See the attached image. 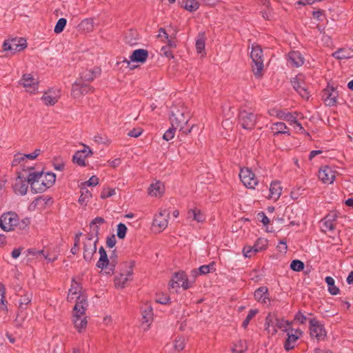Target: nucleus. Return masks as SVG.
I'll return each mask as SVG.
<instances>
[{
    "mask_svg": "<svg viewBox=\"0 0 353 353\" xmlns=\"http://www.w3.org/2000/svg\"><path fill=\"white\" fill-rule=\"evenodd\" d=\"M127 230L128 229H127L126 225L124 223H120L117 225V236L119 239H123L126 235Z\"/></svg>",
    "mask_w": 353,
    "mask_h": 353,
    "instance_id": "obj_54",
    "label": "nucleus"
},
{
    "mask_svg": "<svg viewBox=\"0 0 353 353\" xmlns=\"http://www.w3.org/2000/svg\"><path fill=\"white\" fill-rule=\"evenodd\" d=\"M304 263L300 260L296 259L291 262L290 268L292 270L300 272L304 269Z\"/></svg>",
    "mask_w": 353,
    "mask_h": 353,
    "instance_id": "obj_51",
    "label": "nucleus"
},
{
    "mask_svg": "<svg viewBox=\"0 0 353 353\" xmlns=\"http://www.w3.org/2000/svg\"><path fill=\"white\" fill-rule=\"evenodd\" d=\"M258 310H250L248 312V314L246 316V318L244 319V321L242 323V327L245 329L248 326L250 321L256 316V314L258 313Z\"/></svg>",
    "mask_w": 353,
    "mask_h": 353,
    "instance_id": "obj_48",
    "label": "nucleus"
},
{
    "mask_svg": "<svg viewBox=\"0 0 353 353\" xmlns=\"http://www.w3.org/2000/svg\"><path fill=\"white\" fill-rule=\"evenodd\" d=\"M32 294L26 292L25 294L21 296L19 299V307L21 309L26 308V306L31 302Z\"/></svg>",
    "mask_w": 353,
    "mask_h": 353,
    "instance_id": "obj_47",
    "label": "nucleus"
},
{
    "mask_svg": "<svg viewBox=\"0 0 353 353\" xmlns=\"http://www.w3.org/2000/svg\"><path fill=\"white\" fill-rule=\"evenodd\" d=\"M170 212L166 209H159L154 216L152 228L154 232H163L168 225Z\"/></svg>",
    "mask_w": 353,
    "mask_h": 353,
    "instance_id": "obj_10",
    "label": "nucleus"
},
{
    "mask_svg": "<svg viewBox=\"0 0 353 353\" xmlns=\"http://www.w3.org/2000/svg\"><path fill=\"white\" fill-rule=\"evenodd\" d=\"M294 320L299 323L303 324L306 321V316L301 312H299L294 316Z\"/></svg>",
    "mask_w": 353,
    "mask_h": 353,
    "instance_id": "obj_64",
    "label": "nucleus"
},
{
    "mask_svg": "<svg viewBox=\"0 0 353 353\" xmlns=\"http://www.w3.org/2000/svg\"><path fill=\"white\" fill-rule=\"evenodd\" d=\"M87 307L88 302L85 301L84 298L80 297L79 301L76 303L73 309L72 321L79 332L84 330L88 324L87 317L85 315Z\"/></svg>",
    "mask_w": 353,
    "mask_h": 353,
    "instance_id": "obj_3",
    "label": "nucleus"
},
{
    "mask_svg": "<svg viewBox=\"0 0 353 353\" xmlns=\"http://www.w3.org/2000/svg\"><path fill=\"white\" fill-rule=\"evenodd\" d=\"M246 342L243 340H238L234 342L232 346L231 350L232 353H243L247 350Z\"/></svg>",
    "mask_w": 353,
    "mask_h": 353,
    "instance_id": "obj_40",
    "label": "nucleus"
},
{
    "mask_svg": "<svg viewBox=\"0 0 353 353\" xmlns=\"http://www.w3.org/2000/svg\"><path fill=\"white\" fill-rule=\"evenodd\" d=\"M292 83L294 90L296 91H298L299 89L302 88V86L305 85L303 76L301 74L296 76L295 78L293 79Z\"/></svg>",
    "mask_w": 353,
    "mask_h": 353,
    "instance_id": "obj_49",
    "label": "nucleus"
},
{
    "mask_svg": "<svg viewBox=\"0 0 353 353\" xmlns=\"http://www.w3.org/2000/svg\"><path fill=\"white\" fill-rule=\"evenodd\" d=\"M189 115L185 114V110L183 108L181 109L173 108L171 110V115L170 120L172 127L179 128L183 134H188L190 133L192 128H185L189 120Z\"/></svg>",
    "mask_w": 353,
    "mask_h": 353,
    "instance_id": "obj_4",
    "label": "nucleus"
},
{
    "mask_svg": "<svg viewBox=\"0 0 353 353\" xmlns=\"http://www.w3.org/2000/svg\"><path fill=\"white\" fill-rule=\"evenodd\" d=\"M99 178L97 176L93 175L89 179V180L81 183V185L84 187H87V186L94 187L99 184Z\"/></svg>",
    "mask_w": 353,
    "mask_h": 353,
    "instance_id": "obj_56",
    "label": "nucleus"
},
{
    "mask_svg": "<svg viewBox=\"0 0 353 353\" xmlns=\"http://www.w3.org/2000/svg\"><path fill=\"white\" fill-rule=\"evenodd\" d=\"M214 271H215L214 263H211L208 265H203L199 268V274H206Z\"/></svg>",
    "mask_w": 353,
    "mask_h": 353,
    "instance_id": "obj_50",
    "label": "nucleus"
},
{
    "mask_svg": "<svg viewBox=\"0 0 353 353\" xmlns=\"http://www.w3.org/2000/svg\"><path fill=\"white\" fill-rule=\"evenodd\" d=\"M188 339L181 335L176 336L172 342L173 347L176 352H181L184 350Z\"/></svg>",
    "mask_w": 353,
    "mask_h": 353,
    "instance_id": "obj_38",
    "label": "nucleus"
},
{
    "mask_svg": "<svg viewBox=\"0 0 353 353\" xmlns=\"http://www.w3.org/2000/svg\"><path fill=\"white\" fill-rule=\"evenodd\" d=\"M294 125V130H296V132L298 133H301V134H304L307 136H310L309 133L307 132L303 127L302 126L301 123L298 121L296 122V123H295Z\"/></svg>",
    "mask_w": 353,
    "mask_h": 353,
    "instance_id": "obj_62",
    "label": "nucleus"
},
{
    "mask_svg": "<svg viewBox=\"0 0 353 353\" xmlns=\"http://www.w3.org/2000/svg\"><path fill=\"white\" fill-rule=\"evenodd\" d=\"M242 252L245 258H250L257 253L256 251L254 250V247L250 245L244 246Z\"/></svg>",
    "mask_w": 353,
    "mask_h": 353,
    "instance_id": "obj_52",
    "label": "nucleus"
},
{
    "mask_svg": "<svg viewBox=\"0 0 353 353\" xmlns=\"http://www.w3.org/2000/svg\"><path fill=\"white\" fill-rule=\"evenodd\" d=\"M292 322L279 319L274 315L269 314L265 320V327L268 333L272 336L275 335L279 330L285 332L289 325H292Z\"/></svg>",
    "mask_w": 353,
    "mask_h": 353,
    "instance_id": "obj_5",
    "label": "nucleus"
},
{
    "mask_svg": "<svg viewBox=\"0 0 353 353\" xmlns=\"http://www.w3.org/2000/svg\"><path fill=\"white\" fill-rule=\"evenodd\" d=\"M254 296L255 300L259 303L267 304L270 302L268 289L265 286L257 288L254 293Z\"/></svg>",
    "mask_w": 353,
    "mask_h": 353,
    "instance_id": "obj_30",
    "label": "nucleus"
},
{
    "mask_svg": "<svg viewBox=\"0 0 353 353\" xmlns=\"http://www.w3.org/2000/svg\"><path fill=\"white\" fill-rule=\"evenodd\" d=\"M257 120V116L253 112L242 110L239 114V121L241 126L245 130H252Z\"/></svg>",
    "mask_w": 353,
    "mask_h": 353,
    "instance_id": "obj_13",
    "label": "nucleus"
},
{
    "mask_svg": "<svg viewBox=\"0 0 353 353\" xmlns=\"http://www.w3.org/2000/svg\"><path fill=\"white\" fill-rule=\"evenodd\" d=\"M55 181V174L50 172H34L28 174V182L32 191L34 193L45 192L54 184Z\"/></svg>",
    "mask_w": 353,
    "mask_h": 353,
    "instance_id": "obj_1",
    "label": "nucleus"
},
{
    "mask_svg": "<svg viewBox=\"0 0 353 353\" xmlns=\"http://www.w3.org/2000/svg\"><path fill=\"white\" fill-rule=\"evenodd\" d=\"M165 192V187L163 183L160 181H155L152 182L148 189V192L150 196L161 197Z\"/></svg>",
    "mask_w": 353,
    "mask_h": 353,
    "instance_id": "obj_27",
    "label": "nucleus"
},
{
    "mask_svg": "<svg viewBox=\"0 0 353 353\" xmlns=\"http://www.w3.org/2000/svg\"><path fill=\"white\" fill-rule=\"evenodd\" d=\"M133 268L132 263H125L121 265L120 272L114 276V283L117 288H123L127 283L132 280Z\"/></svg>",
    "mask_w": 353,
    "mask_h": 353,
    "instance_id": "obj_7",
    "label": "nucleus"
},
{
    "mask_svg": "<svg viewBox=\"0 0 353 353\" xmlns=\"http://www.w3.org/2000/svg\"><path fill=\"white\" fill-rule=\"evenodd\" d=\"M98 236L93 234H88L82 241L83 259L86 261H91L94 254L97 252V243Z\"/></svg>",
    "mask_w": 353,
    "mask_h": 353,
    "instance_id": "obj_8",
    "label": "nucleus"
},
{
    "mask_svg": "<svg viewBox=\"0 0 353 353\" xmlns=\"http://www.w3.org/2000/svg\"><path fill=\"white\" fill-rule=\"evenodd\" d=\"M310 332L312 338L318 341L323 340L326 336V331L323 325L316 319H311L309 321Z\"/></svg>",
    "mask_w": 353,
    "mask_h": 353,
    "instance_id": "obj_16",
    "label": "nucleus"
},
{
    "mask_svg": "<svg viewBox=\"0 0 353 353\" xmlns=\"http://www.w3.org/2000/svg\"><path fill=\"white\" fill-rule=\"evenodd\" d=\"M284 111L281 110H278L276 108L270 109L268 110V114L272 117H275L279 119H281V117L283 115Z\"/></svg>",
    "mask_w": 353,
    "mask_h": 353,
    "instance_id": "obj_61",
    "label": "nucleus"
},
{
    "mask_svg": "<svg viewBox=\"0 0 353 353\" xmlns=\"http://www.w3.org/2000/svg\"><path fill=\"white\" fill-rule=\"evenodd\" d=\"M239 178L243 184L250 189H254L259 183L254 173L248 168H243L240 170Z\"/></svg>",
    "mask_w": 353,
    "mask_h": 353,
    "instance_id": "obj_12",
    "label": "nucleus"
},
{
    "mask_svg": "<svg viewBox=\"0 0 353 353\" xmlns=\"http://www.w3.org/2000/svg\"><path fill=\"white\" fill-rule=\"evenodd\" d=\"M196 49L198 53L201 54L205 49V40L202 36H199L196 40Z\"/></svg>",
    "mask_w": 353,
    "mask_h": 353,
    "instance_id": "obj_55",
    "label": "nucleus"
},
{
    "mask_svg": "<svg viewBox=\"0 0 353 353\" xmlns=\"http://www.w3.org/2000/svg\"><path fill=\"white\" fill-rule=\"evenodd\" d=\"M270 130L274 136H277L279 134H286L288 136L290 135V129L283 122L273 123L270 125Z\"/></svg>",
    "mask_w": 353,
    "mask_h": 353,
    "instance_id": "obj_29",
    "label": "nucleus"
},
{
    "mask_svg": "<svg viewBox=\"0 0 353 353\" xmlns=\"http://www.w3.org/2000/svg\"><path fill=\"white\" fill-rule=\"evenodd\" d=\"M250 57L252 60V71L256 77H261L263 69V51L260 46L252 45L250 52Z\"/></svg>",
    "mask_w": 353,
    "mask_h": 353,
    "instance_id": "obj_9",
    "label": "nucleus"
},
{
    "mask_svg": "<svg viewBox=\"0 0 353 353\" xmlns=\"http://www.w3.org/2000/svg\"><path fill=\"white\" fill-rule=\"evenodd\" d=\"M115 190L110 188H105L101 193V198L107 199L115 194Z\"/></svg>",
    "mask_w": 353,
    "mask_h": 353,
    "instance_id": "obj_57",
    "label": "nucleus"
},
{
    "mask_svg": "<svg viewBox=\"0 0 353 353\" xmlns=\"http://www.w3.org/2000/svg\"><path fill=\"white\" fill-rule=\"evenodd\" d=\"M141 327L147 331L153 321V310L150 304H145L141 309Z\"/></svg>",
    "mask_w": 353,
    "mask_h": 353,
    "instance_id": "obj_20",
    "label": "nucleus"
},
{
    "mask_svg": "<svg viewBox=\"0 0 353 353\" xmlns=\"http://www.w3.org/2000/svg\"><path fill=\"white\" fill-rule=\"evenodd\" d=\"M284 332L286 333L287 338L283 347L286 351H290L295 347L298 340L303 336V332L300 329H294L292 325H289Z\"/></svg>",
    "mask_w": 353,
    "mask_h": 353,
    "instance_id": "obj_11",
    "label": "nucleus"
},
{
    "mask_svg": "<svg viewBox=\"0 0 353 353\" xmlns=\"http://www.w3.org/2000/svg\"><path fill=\"white\" fill-rule=\"evenodd\" d=\"M104 223V219L101 217H96L94 219L91 223H90V226L92 230V233L94 235L98 236L99 232V225L103 224Z\"/></svg>",
    "mask_w": 353,
    "mask_h": 353,
    "instance_id": "obj_44",
    "label": "nucleus"
},
{
    "mask_svg": "<svg viewBox=\"0 0 353 353\" xmlns=\"http://www.w3.org/2000/svg\"><path fill=\"white\" fill-rule=\"evenodd\" d=\"M253 247L257 253L265 250L268 248V240L265 238H259L254 243Z\"/></svg>",
    "mask_w": 353,
    "mask_h": 353,
    "instance_id": "obj_43",
    "label": "nucleus"
},
{
    "mask_svg": "<svg viewBox=\"0 0 353 353\" xmlns=\"http://www.w3.org/2000/svg\"><path fill=\"white\" fill-rule=\"evenodd\" d=\"M304 63V58L298 51L290 52L288 55V65L292 67H300Z\"/></svg>",
    "mask_w": 353,
    "mask_h": 353,
    "instance_id": "obj_28",
    "label": "nucleus"
},
{
    "mask_svg": "<svg viewBox=\"0 0 353 353\" xmlns=\"http://www.w3.org/2000/svg\"><path fill=\"white\" fill-rule=\"evenodd\" d=\"M99 254L100 256L97 263V267L104 270L107 274H112L117 264V257L110 256L108 258L105 249L102 246L99 249Z\"/></svg>",
    "mask_w": 353,
    "mask_h": 353,
    "instance_id": "obj_6",
    "label": "nucleus"
},
{
    "mask_svg": "<svg viewBox=\"0 0 353 353\" xmlns=\"http://www.w3.org/2000/svg\"><path fill=\"white\" fill-rule=\"evenodd\" d=\"M337 214L332 212L329 213L324 219L321 221V228L323 232H327L332 231L335 228Z\"/></svg>",
    "mask_w": 353,
    "mask_h": 353,
    "instance_id": "obj_25",
    "label": "nucleus"
},
{
    "mask_svg": "<svg viewBox=\"0 0 353 353\" xmlns=\"http://www.w3.org/2000/svg\"><path fill=\"white\" fill-rule=\"evenodd\" d=\"M156 301L161 304H167L170 301V298L166 294H160L157 296Z\"/></svg>",
    "mask_w": 353,
    "mask_h": 353,
    "instance_id": "obj_63",
    "label": "nucleus"
},
{
    "mask_svg": "<svg viewBox=\"0 0 353 353\" xmlns=\"http://www.w3.org/2000/svg\"><path fill=\"white\" fill-rule=\"evenodd\" d=\"M199 8V3L196 0H186L184 8L189 12H194Z\"/></svg>",
    "mask_w": 353,
    "mask_h": 353,
    "instance_id": "obj_46",
    "label": "nucleus"
},
{
    "mask_svg": "<svg viewBox=\"0 0 353 353\" xmlns=\"http://www.w3.org/2000/svg\"><path fill=\"white\" fill-rule=\"evenodd\" d=\"M304 99L308 100L310 94V92L307 90V88L305 85L302 86L300 89H299L298 91H296Z\"/></svg>",
    "mask_w": 353,
    "mask_h": 353,
    "instance_id": "obj_60",
    "label": "nucleus"
},
{
    "mask_svg": "<svg viewBox=\"0 0 353 353\" xmlns=\"http://www.w3.org/2000/svg\"><path fill=\"white\" fill-rule=\"evenodd\" d=\"M148 57V52L144 49H137L132 52L129 57V59H125L123 62L126 63L128 65H130V63L139 62L144 63L147 60Z\"/></svg>",
    "mask_w": 353,
    "mask_h": 353,
    "instance_id": "obj_26",
    "label": "nucleus"
},
{
    "mask_svg": "<svg viewBox=\"0 0 353 353\" xmlns=\"http://www.w3.org/2000/svg\"><path fill=\"white\" fill-rule=\"evenodd\" d=\"M82 235L81 232H79L75 235L74 239V246L71 248V252L73 254H76L79 251V245L80 243V236Z\"/></svg>",
    "mask_w": 353,
    "mask_h": 353,
    "instance_id": "obj_58",
    "label": "nucleus"
},
{
    "mask_svg": "<svg viewBox=\"0 0 353 353\" xmlns=\"http://www.w3.org/2000/svg\"><path fill=\"white\" fill-rule=\"evenodd\" d=\"M28 178L27 180L23 177L19 176L14 179L12 183V189L15 194L21 196L25 195L27 193L28 188Z\"/></svg>",
    "mask_w": 353,
    "mask_h": 353,
    "instance_id": "obj_24",
    "label": "nucleus"
},
{
    "mask_svg": "<svg viewBox=\"0 0 353 353\" xmlns=\"http://www.w3.org/2000/svg\"><path fill=\"white\" fill-rule=\"evenodd\" d=\"M94 88L89 84L76 81L72 86L71 95L76 99H80L83 95L93 92Z\"/></svg>",
    "mask_w": 353,
    "mask_h": 353,
    "instance_id": "obj_14",
    "label": "nucleus"
},
{
    "mask_svg": "<svg viewBox=\"0 0 353 353\" xmlns=\"http://www.w3.org/2000/svg\"><path fill=\"white\" fill-rule=\"evenodd\" d=\"M79 26H80L81 29L83 30V31H85L88 32H91V31H92V30L94 28L93 20L91 19H83L81 22Z\"/></svg>",
    "mask_w": 353,
    "mask_h": 353,
    "instance_id": "obj_45",
    "label": "nucleus"
},
{
    "mask_svg": "<svg viewBox=\"0 0 353 353\" xmlns=\"http://www.w3.org/2000/svg\"><path fill=\"white\" fill-rule=\"evenodd\" d=\"M332 56L337 59H348L353 57V49L341 48L334 52Z\"/></svg>",
    "mask_w": 353,
    "mask_h": 353,
    "instance_id": "obj_37",
    "label": "nucleus"
},
{
    "mask_svg": "<svg viewBox=\"0 0 353 353\" xmlns=\"http://www.w3.org/2000/svg\"><path fill=\"white\" fill-rule=\"evenodd\" d=\"M101 69L99 67H93L83 70L80 72V77L77 81L81 82H90L99 77L101 74Z\"/></svg>",
    "mask_w": 353,
    "mask_h": 353,
    "instance_id": "obj_23",
    "label": "nucleus"
},
{
    "mask_svg": "<svg viewBox=\"0 0 353 353\" xmlns=\"http://www.w3.org/2000/svg\"><path fill=\"white\" fill-rule=\"evenodd\" d=\"M92 154V151L90 148L83 145V149L78 150L73 155V162L79 166L85 167L86 165L85 159Z\"/></svg>",
    "mask_w": 353,
    "mask_h": 353,
    "instance_id": "obj_21",
    "label": "nucleus"
},
{
    "mask_svg": "<svg viewBox=\"0 0 353 353\" xmlns=\"http://www.w3.org/2000/svg\"><path fill=\"white\" fill-rule=\"evenodd\" d=\"M176 128H175L174 127H171L168 130H167L165 131V132L164 133L163 136V139L167 141L171 140L172 139H173L174 136V133H175V130Z\"/></svg>",
    "mask_w": 353,
    "mask_h": 353,
    "instance_id": "obj_59",
    "label": "nucleus"
},
{
    "mask_svg": "<svg viewBox=\"0 0 353 353\" xmlns=\"http://www.w3.org/2000/svg\"><path fill=\"white\" fill-rule=\"evenodd\" d=\"M60 97L61 93L59 89H50L43 94L41 100L45 105L51 106L57 103Z\"/></svg>",
    "mask_w": 353,
    "mask_h": 353,
    "instance_id": "obj_22",
    "label": "nucleus"
},
{
    "mask_svg": "<svg viewBox=\"0 0 353 353\" xmlns=\"http://www.w3.org/2000/svg\"><path fill=\"white\" fill-rule=\"evenodd\" d=\"M66 23H67V21L65 19H64V18L59 19L54 27V32L57 34L61 33L63 30V29L66 25Z\"/></svg>",
    "mask_w": 353,
    "mask_h": 353,
    "instance_id": "obj_53",
    "label": "nucleus"
},
{
    "mask_svg": "<svg viewBox=\"0 0 353 353\" xmlns=\"http://www.w3.org/2000/svg\"><path fill=\"white\" fill-rule=\"evenodd\" d=\"M19 83L23 85L26 92L30 94H35L38 92L39 80L31 74H24Z\"/></svg>",
    "mask_w": 353,
    "mask_h": 353,
    "instance_id": "obj_15",
    "label": "nucleus"
},
{
    "mask_svg": "<svg viewBox=\"0 0 353 353\" xmlns=\"http://www.w3.org/2000/svg\"><path fill=\"white\" fill-rule=\"evenodd\" d=\"M30 224L28 218L19 219V216L14 212H5L0 216V228L5 232L13 231L16 229L23 230Z\"/></svg>",
    "mask_w": 353,
    "mask_h": 353,
    "instance_id": "obj_2",
    "label": "nucleus"
},
{
    "mask_svg": "<svg viewBox=\"0 0 353 353\" xmlns=\"http://www.w3.org/2000/svg\"><path fill=\"white\" fill-rule=\"evenodd\" d=\"M29 253L33 256H34L37 259L39 260L45 259L48 262H52L56 260L57 256L55 255L50 256L48 252L45 251L44 250H30Z\"/></svg>",
    "mask_w": 353,
    "mask_h": 353,
    "instance_id": "obj_34",
    "label": "nucleus"
},
{
    "mask_svg": "<svg viewBox=\"0 0 353 353\" xmlns=\"http://www.w3.org/2000/svg\"><path fill=\"white\" fill-rule=\"evenodd\" d=\"M11 54H14L26 48V41L23 38H14L11 39Z\"/></svg>",
    "mask_w": 353,
    "mask_h": 353,
    "instance_id": "obj_36",
    "label": "nucleus"
},
{
    "mask_svg": "<svg viewBox=\"0 0 353 353\" xmlns=\"http://www.w3.org/2000/svg\"><path fill=\"white\" fill-rule=\"evenodd\" d=\"M170 286L173 289L182 287L183 289L188 290L191 285L185 273L184 272H178L172 276L170 282Z\"/></svg>",
    "mask_w": 353,
    "mask_h": 353,
    "instance_id": "obj_18",
    "label": "nucleus"
},
{
    "mask_svg": "<svg viewBox=\"0 0 353 353\" xmlns=\"http://www.w3.org/2000/svg\"><path fill=\"white\" fill-rule=\"evenodd\" d=\"M269 199L276 201L279 199L282 192V187L279 181H273L271 183L269 188Z\"/></svg>",
    "mask_w": 353,
    "mask_h": 353,
    "instance_id": "obj_33",
    "label": "nucleus"
},
{
    "mask_svg": "<svg viewBox=\"0 0 353 353\" xmlns=\"http://www.w3.org/2000/svg\"><path fill=\"white\" fill-rule=\"evenodd\" d=\"M81 196L79 199V203L81 205L85 206L92 197V193L86 187L80 185Z\"/></svg>",
    "mask_w": 353,
    "mask_h": 353,
    "instance_id": "obj_39",
    "label": "nucleus"
},
{
    "mask_svg": "<svg viewBox=\"0 0 353 353\" xmlns=\"http://www.w3.org/2000/svg\"><path fill=\"white\" fill-rule=\"evenodd\" d=\"M80 297L84 298L85 301H87V297L81 292V287L80 286L79 283L76 282L73 279L70 288L69 289L67 297L68 301L70 302L76 301V303H78L79 301Z\"/></svg>",
    "mask_w": 353,
    "mask_h": 353,
    "instance_id": "obj_19",
    "label": "nucleus"
},
{
    "mask_svg": "<svg viewBox=\"0 0 353 353\" xmlns=\"http://www.w3.org/2000/svg\"><path fill=\"white\" fill-rule=\"evenodd\" d=\"M303 118V114L301 112H283V117H281V120H284L289 123L290 125H293L299 121V119Z\"/></svg>",
    "mask_w": 353,
    "mask_h": 353,
    "instance_id": "obj_35",
    "label": "nucleus"
},
{
    "mask_svg": "<svg viewBox=\"0 0 353 353\" xmlns=\"http://www.w3.org/2000/svg\"><path fill=\"white\" fill-rule=\"evenodd\" d=\"M336 174L337 171L334 168L324 165L319 171V179L324 184H332L336 179Z\"/></svg>",
    "mask_w": 353,
    "mask_h": 353,
    "instance_id": "obj_17",
    "label": "nucleus"
},
{
    "mask_svg": "<svg viewBox=\"0 0 353 353\" xmlns=\"http://www.w3.org/2000/svg\"><path fill=\"white\" fill-rule=\"evenodd\" d=\"M6 288L4 285L0 284V311L8 312V301L6 299Z\"/></svg>",
    "mask_w": 353,
    "mask_h": 353,
    "instance_id": "obj_42",
    "label": "nucleus"
},
{
    "mask_svg": "<svg viewBox=\"0 0 353 353\" xmlns=\"http://www.w3.org/2000/svg\"><path fill=\"white\" fill-rule=\"evenodd\" d=\"M187 219L196 221L197 223H203L205 220V216L200 209L194 208L188 211Z\"/></svg>",
    "mask_w": 353,
    "mask_h": 353,
    "instance_id": "obj_31",
    "label": "nucleus"
},
{
    "mask_svg": "<svg viewBox=\"0 0 353 353\" xmlns=\"http://www.w3.org/2000/svg\"><path fill=\"white\" fill-rule=\"evenodd\" d=\"M325 103L329 106H333L336 102L337 93L333 88H327L323 91Z\"/></svg>",
    "mask_w": 353,
    "mask_h": 353,
    "instance_id": "obj_32",
    "label": "nucleus"
},
{
    "mask_svg": "<svg viewBox=\"0 0 353 353\" xmlns=\"http://www.w3.org/2000/svg\"><path fill=\"white\" fill-rule=\"evenodd\" d=\"M325 281L328 287V292L332 295H336L339 293V288L335 285L334 279L332 276H326Z\"/></svg>",
    "mask_w": 353,
    "mask_h": 353,
    "instance_id": "obj_41",
    "label": "nucleus"
}]
</instances>
